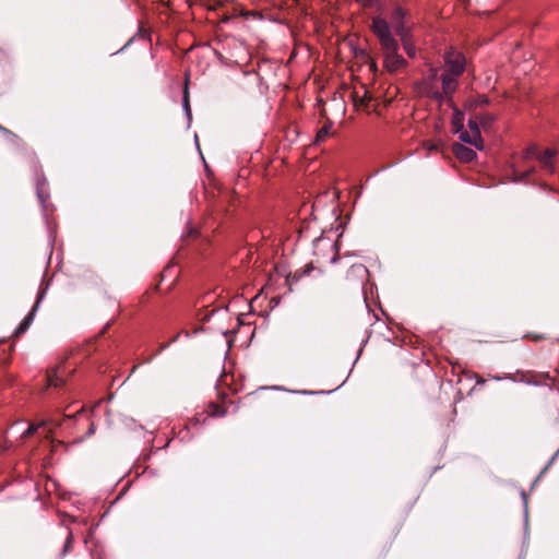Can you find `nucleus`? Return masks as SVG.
I'll return each instance as SVG.
<instances>
[{"label":"nucleus","instance_id":"nucleus-1","mask_svg":"<svg viewBox=\"0 0 559 559\" xmlns=\"http://www.w3.org/2000/svg\"><path fill=\"white\" fill-rule=\"evenodd\" d=\"M408 15L409 11L407 9L395 3L389 21L381 16H374L372 19L371 29L380 43L383 67L390 73H397L407 66V61L399 53L400 44L393 36L392 28L396 36L404 37L406 33L411 32V27L406 25Z\"/></svg>","mask_w":559,"mask_h":559},{"label":"nucleus","instance_id":"nucleus-2","mask_svg":"<svg viewBox=\"0 0 559 559\" xmlns=\"http://www.w3.org/2000/svg\"><path fill=\"white\" fill-rule=\"evenodd\" d=\"M457 78L450 73H442V91L436 90L432 85L427 84L424 88V94L436 100H442L443 98L450 100L452 94L455 92L457 86Z\"/></svg>","mask_w":559,"mask_h":559},{"label":"nucleus","instance_id":"nucleus-3","mask_svg":"<svg viewBox=\"0 0 559 559\" xmlns=\"http://www.w3.org/2000/svg\"><path fill=\"white\" fill-rule=\"evenodd\" d=\"M557 156V151L555 148L548 147L545 151H540L537 145H531L526 148L524 153V158H536L543 169H545L549 174L555 173V160Z\"/></svg>","mask_w":559,"mask_h":559},{"label":"nucleus","instance_id":"nucleus-4","mask_svg":"<svg viewBox=\"0 0 559 559\" xmlns=\"http://www.w3.org/2000/svg\"><path fill=\"white\" fill-rule=\"evenodd\" d=\"M445 71L454 76H460L465 70V57L462 52L450 50L444 56Z\"/></svg>","mask_w":559,"mask_h":559},{"label":"nucleus","instance_id":"nucleus-5","mask_svg":"<svg viewBox=\"0 0 559 559\" xmlns=\"http://www.w3.org/2000/svg\"><path fill=\"white\" fill-rule=\"evenodd\" d=\"M71 371H66L63 364L47 371V383L48 386L61 388L66 384L68 376Z\"/></svg>","mask_w":559,"mask_h":559},{"label":"nucleus","instance_id":"nucleus-6","mask_svg":"<svg viewBox=\"0 0 559 559\" xmlns=\"http://www.w3.org/2000/svg\"><path fill=\"white\" fill-rule=\"evenodd\" d=\"M44 296H45V289H40L37 294V298H36V301L34 304L32 310L22 320V322L19 324V326L14 331V333H13L14 337L21 336L23 333H25L28 330V328L31 326V324L35 318V313L38 310L39 304L43 300Z\"/></svg>","mask_w":559,"mask_h":559},{"label":"nucleus","instance_id":"nucleus-7","mask_svg":"<svg viewBox=\"0 0 559 559\" xmlns=\"http://www.w3.org/2000/svg\"><path fill=\"white\" fill-rule=\"evenodd\" d=\"M44 296H45V289H40L37 294V298H36V301L34 304L32 310L22 320V322L19 324V326L14 331V333H13L14 337L21 336L23 333H25L28 330V328L31 326V324L35 318V313L38 310L39 304L43 300Z\"/></svg>","mask_w":559,"mask_h":559},{"label":"nucleus","instance_id":"nucleus-8","mask_svg":"<svg viewBox=\"0 0 559 559\" xmlns=\"http://www.w3.org/2000/svg\"><path fill=\"white\" fill-rule=\"evenodd\" d=\"M453 153L461 162L464 163H469L477 156L475 151L460 143L453 144Z\"/></svg>","mask_w":559,"mask_h":559},{"label":"nucleus","instance_id":"nucleus-9","mask_svg":"<svg viewBox=\"0 0 559 559\" xmlns=\"http://www.w3.org/2000/svg\"><path fill=\"white\" fill-rule=\"evenodd\" d=\"M399 38L404 47L405 52L408 55V57L414 58L416 55V48H415L414 44L412 43L411 32L406 33L404 35V37H399Z\"/></svg>","mask_w":559,"mask_h":559},{"label":"nucleus","instance_id":"nucleus-10","mask_svg":"<svg viewBox=\"0 0 559 559\" xmlns=\"http://www.w3.org/2000/svg\"><path fill=\"white\" fill-rule=\"evenodd\" d=\"M207 414L210 416L223 417L227 414V409L219 403L210 402L207 405Z\"/></svg>","mask_w":559,"mask_h":559},{"label":"nucleus","instance_id":"nucleus-11","mask_svg":"<svg viewBox=\"0 0 559 559\" xmlns=\"http://www.w3.org/2000/svg\"><path fill=\"white\" fill-rule=\"evenodd\" d=\"M370 99L360 98L355 92H352V105L356 110L369 111Z\"/></svg>","mask_w":559,"mask_h":559},{"label":"nucleus","instance_id":"nucleus-12","mask_svg":"<svg viewBox=\"0 0 559 559\" xmlns=\"http://www.w3.org/2000/svg\"><path fill=\"white\" fill-rule=\"evenodd\" d=\"M460 139L465 143L474 145L478 150H483L484 147L483 140L480 139L479 141L478 138H475L473 132L469 133L467 131H464L461 133Z\"/></svg>","mask_w":559,"mask_h":559},{"label":"nucleus","instance_id":"nucleus-13","mask_svg":"<svg viewBox=\"0 0 559 559\" xmlns=\"http://www.w3.org/2000/svg\"><path fill=\"white\" fill-rule=\"evenodd\" d=\"M479 124L486 130L491 127L495 121V116L489 112L481 114L477 117Z\"/></svg>","mask_w":559,"mask_h":559},{"label":"nucleus","instance_id":"nucleus-14","mask_svg":"<svg viewBox=\"0 0 559 559\" xmlns=\"http://www.w3.org/2000/svg\"><path fill=\"white\" fill-rule=\"evenodd\" d=\"M331 127H332V121L326 119V122L324 123V126L317 133V136H316L317 143L323 141L329 135Z\"/></svg>","mask_w":559,"mask_h":559},{"label":"nucleus","instance_id":"nucleus-15","mask_svg":"<svg viewBox=\"0 0 559 559\" xmlns=\"http://www.w3.org/2000/svg\"><path fill=\"white\" fill-rule=\"evenodd\" d=\"M534 168L527 170V171H516L514 170V177H513V181L514 182H521V181H524L530 175H532L534 173Z\"/></svg>","mask_w":559,"mask_h":559},{"label":"nucleus","instance_id":"nucleus-16","mask_svg":"<svg viewBox=\"0 0 559 559\" xmlns=\"http://www.w3.org/2000/svg\"><path fill=\"white\" fill-rule=\"evenodd\" d=\"M468 127H469L471 131L474 133V136L478 138V140L480 141V131H479L478 122L476 120L471 119L468 121Z\"/></svg>","mask_w":559,"mask_h":559},{"label":"nucleus","instance_id":"nucleus-17","mask_svg":"<svg viewBox=\"0 0 559 559\" xmlns=\"http://www.w3.org/2000/svg\"><path fill=\"white\" fill-rule=\"evenodd\" d=\"M453 124L455 131H460L463 128V115L461 112H456L453 118Z\"/></svg>","mask_w":559,"mask_h":559},{"label":"nucleus","instance_id":"nucleus-18","mask_svg":"<svg viewBox=\"0 0 559 559\" xmlns=\"http://www.w3.org/2000/svg\"><path fill=\"white\" fill-rule=\"evenodd\" d=\"M73 545V535L72 533H69L63 546V555H67L71 549Z\"/></svg>","mask_w":559,"mask_h":559},{"label":"nucleus","instance_id":"nucleus-19","mask_svg":"<svg viewBox=\"0 0 559 559\" xmlns=\"http://www.w3.org/2000/svg\"><path fill=\"white\" fill-rule=\"evenodd\" d=\"M342 234L338 236L337 240L335 241V243L333 245L334 249L336 250V252L334 253V255L332 257L331 259V263H335L340 255H338V250H340V246H341V241H342Z\"/></svg>","mask_w":559,"mask_h":559},{"label":"nucleus","instance_id":"nucleus-20","mask_svg":"<svg viewBox=\"0 0 559 559\" xmlns=\"http://www.w3.org/2000/svg\"><path fill=\"white\" fill-rule=\"evenodd\" d=\"M524 338H528L534 342H540L547 340V336L545 334L527 333L526 335H524Z\"/></svg>","mask_w":559,"mask_h":559},{"label":"nucleus","instance_id":"nucleus-21","mask_svg":"<svg viewBox=\"0 0 559 559\" xmlns=\"http://www.w3.org/2000/svg\"><path fill=\"white\" fill-rule=\"evenodd\" d=\"M360 5L366 8H373L378 4L379 0H356Z\"/></svg>","mask_w":559,"mask_h":559},{"label":"nucleus","instance_id":"nucleus-22","mask_svg":"<svg viewBox=\"0 0 559 559\" xmlns=\"http://www.w3.org/2000/svg\"><path fill=\"white\" fill-rule=\"evenodd\" d=\"M37 430V426L29 425L28 428L22 433V438H28Z\"/></svg>","mask_w":559,"mask_h":559},{"label":"nucleus","instance_id":"nucleus-23","mask_svg":"<svg viewBox=\"0 0 559 559\" xmlns=\"http://www.w3.org/2000/svg\"><path fill=\"white\" fill-rule=\"evenodd\" d=\"M183 106L188 112H190V105H189V93H188V86L185 87V94H183Z\"/></svg>","mask_w":559,"mask_h":559},{"label":"nucleus","instance_id":"nucleus-24","mask_svg":"<svg viewBox=\"0 0 559 559\" xmlns=\"http://www.w3.org/2000/svg\"><path fill=\"white\" fill-rule=\"evenodd\" d=\"M179 335L180 333H178L177 335L174 336V338L169 342V343H165V344H160L159 345V348L157 350V354L162 353L164 349H166L170 343H174L176 342L178 338H179Z\"/></svg>","mask_w":559,"mask_h":559},{"label":"nucleus","instance_id":"nucleus-25","mask_svg":"<svg viewBox=\"0 0 559 559\" xmlns=\"http://www.w3.org/2000/svg\"><path fill=\"white\" fill-rule=\"evenodd\" d=\"M212 312L205 313L204 316H201V312H199L198 317L201 322H206L210 320Z\"/></svg>","mask_w":559,"mask_h":559},{"label":"nucleus","instance_id":"nucleus-26","mask_svg":"<svg viewBox=\"0 0 559 559\" xmlns=\"http://www.w3.org/2000/svg\"><path fill=\"white\" fill-rule=\"evenodd\" d=\"M0 132L8 134V135L16 136L13 132H11L9 129H7L5 127H3L1 124H0Z\"/></svg>","mask_w":559,"mask_h":559},{"label":"nucleus","instance_id":"nucleus-27","mask_svg":"<svg viewBox=\"0 0 559 559\" xmlns=\"http://www.w3.org/2000/svg\"><path fill=\"white\" fill-rule=\"evenodd\" d=\"M94 433H95V425H94V423H91L88 430H87V436H92Z\"/></svg>","mask_w":559,"mask_h":559},{"label":"nucleus","instance_id":"nucleus-28","mask_svg":"<svg viewBox=\"0 0 559 559\" xmlns=\"http://www.w3.org/2000/svg\"><path fill=\"white\" fill-rule=\"evenodd\" d=\"M489 103L488 98L485 96H480L478 98V105H487Z\"/></svg>","mask_w":559,"mask_h":559},{"label":"nucleus","instance_id":"nucleus-29","mask_svg":"<svg viewBox=\"0 0 559 559\" xmlns=\"http://www.w3.org/2000/svg\"><path fill=\"white\" fill-rule=\"evenodd\" d=\"M424 145H425V147H426L427 150H429V151H435V150H437V148H438V147H437V145H436V144H432V143H425Z\"/></svg>","mask_w":559,"mask_h":559},{"label":"nucleus","instance_id":"nucleus-30","mask_svg":"<svg viewBox=\"0 0 559 559\" xmlns=\"http://www.w3.org/2000/svg\"><path fill=\"white\" fill-rule=\"evenodd\" d=\"M353 267L355 269V271H361V272H366V269L359 264V265H353Z\"/></svg>","mask_w":559,"mask_h":559},{"label":"nucleus","instance_id":"nucleus-31","mask_svg":"<svg viewBox=\"0 0 559 559\" xmlns=\"http://www.w3.org/2000/svg\"><path fill=\"white\" fill-rule=\"evenodd\" d=\"M475 378H476V383L477 384H484L485 383V380L480 376L476 374Z\"/></svg>","mask_w":559,"mask_h":559},{"label":"nucleus","instance_id":"nucleus-32","mask_svg":"<svg viewBox=\"0 0 559 559\" xmlns=\"http://www.w3.org/2000/svg\"><path fill=\"white\" fill-rule=\"evenodd\" d=\"M202 331H203V329H202V328H195V329L193 330V333H194V334H198V333H200V332H202Z\"/></svg>","mask_w":559,"mask_h":559},{"label":"nucleus","instance_id":"nucleus-33","mask_svg":"<svg viewBox=\"0 0 559 559\" xmlns=\"http://www.w3.org/2000/svg\"><path fill=\"white\" fill-rule=\"evenodd\" d=\"M320 115H321V117H325V110H324V109H321V110H320Z\"/></svg>","mask_w":559,"mask_h":559},{"label":"nucleus","instance_id":"nucleus-34","mask_svg":"<svg viewBox=\"0 0 559 559\" xmlns=\"http://www.w3.org/2000/svg\"><path fill=\"white\" fill-rule=\"evenodd\" d=\"M182 333H185V335H186L187 337H189V336H190V333H189L188 331H182Z\"/></svg>","mask_w":559,"mask_h":559},{"label":"nucleus","instance_id":"nucleus-35","mask_svg":"<svg viewBox=\"0 0 559 559\" xmlns=\"http://www.w3.org/2000/svg\"><path fill=\"white\" fill-rule=\"evenodd\" d=\"M323 105L322 100H318V106Z\"/></svg>","mask_w":559,"mask_h":559},{"label":"nucleus","instance_id":"nucleus-36","mask_svg":"<svg viewBox=\"0 0 559 559\" xmlns=\"http://www.w3.org/2000/svg\"><path fill=\"white\" fill-rule=\"evenodd\" d=\"M136 368H138V366H133V368H132V371H131V372H134Z\"/></svg>","mask_w":559,"mask_h":559},{"label":"nucleus","instance_id":"nucleus-37","mask_svg":"<svg viewBox=\"0 0 559 559\" xmlns=\"http://www.w3.org/2000/svg\"><path fill=\"white\" fill-rule=\"evenodd\" d=\"M465 2H467L468 0H464Z\"/></svg>","mask_w":559,"mask_h":559}]
</instances>
